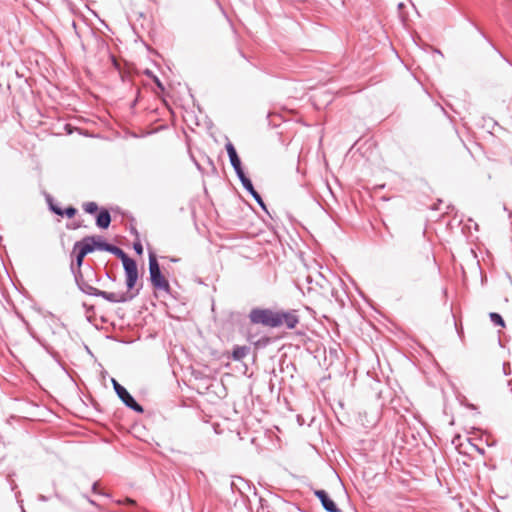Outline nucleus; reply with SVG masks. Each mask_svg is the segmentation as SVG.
I'll return each instance as SVG.
<instances>
[{"instance_id":"f257e3e1","label":"nucleus","mask_w":512,"mask_h":512,"mask_svg":"<svg viewBox=\"0 0 512 512\" xmlns=\"http://www.w3.org/2000/svg\"><path fill=\"white\" fill-rule=\"evenodd\" d=\"M249 319L253 324H261L266 327H279L281 321L278 312L268 308H253L249 313Z\"/></svg>"},{"instance_id":"f03ea898","label":"nucleus","mask_w":512,"mask_h":512,"mask_svg":"<svg viewBox=\"0 0 512 512\" xmlns=\"http://www.w3.org/2000/svg\"><path fill=\"white\" fill-rule=\"evenodd\" d=\"M149 274L151 284L156 290L170 292L169 282L162 274L157 257L153 252H149Z\"/></svg>"},{"instance_id":"7ed1b4c3","label":"nucleus","mask_w":512,"mask_h":512,"mask_svg":"<svg viewBox=\"0 0 512 512\" xmlns=\"http://www.w3.org/2000/svg\"><path fill=\"white\" fill-rule=\"evenodd\" d=\"M113 388L117 394V396L120 398V400L130 409L137 413H142L143 407L137 403V401L134 399V397L127 391L125 387H123L121 384H119L114 378L111 379Z\"/></svg>"},{"instance_id":"20e7f679","label":"nucleus","mask_w":512,"mask_h":512,"mask_svg":"<svg viewBox=\"0 0 512 512\" xmlns=\"http://www.w3.org/2000/svg\"><path fill=\"white\" fill-rule=\"evenodd\" d=\"M138 294H139V289H137L134 293H131V294L124 293V292L123 293L106 292V291L97 289L94 296L102 297L111 303H124L129 300H132Z\"/></svg>"},{"instance_id":"39448f33","label":"nucleus","mask_w":512,"mask_h":512,"mask_svg":"<svg viewBox=\"0 0 512 512\" xmlns=\"http://www.w3.org/2000/svg\"><path fill=\"white\" fill-rule=\"evenodd\" d=\"M123 268H124L125 276H126V286H127L128 290H132L135 287L137 280H138L137 263L133 259V260L129 261L128 263L124 264Z\"/></svg>"},{"instance_id":"423d86ee","label":"nucleus","mask_w":512,"mask_h":512,"mask_svg":"<svg viewBox=\"0 0 512 512\" xmlns=\"http://www.w3.org/2000/svg\"><path fill=\"white\" fill-rule=\"evenodd\" d=\"M244 187V189L254 198V200L260 205V207L267 211L266 205L260 196V194L254 189V186L252 184V181L246 176L245 173H242L241 175L237 176Z\"/></svg>"},{"instance_id":"0eeeda50","label":"nucleus","mask_w":512,"mask_h":512,"mask_svg":"<svg viewBox=\"0 0 512 512\" xmlns=\"http://www.w3.org/2000/svg\"><path fill=\"white\" fill-rule=\"evenodd\" d=\"M71 271L74 275V279H75V282L78 286V288L85 294L87 295H91V296H94L96 291H97V288L91 286L90 284H88L84 278H83V275H82V272L81 271H75V267H74V264L71 263Z\"/></svg>"},{"instance_id":"6e6552de","label":"nucleus","mask_w":512,"mask_h":512,"mask_svg":"<svg viewBox=\"0 0 512 512\" xmlns=\"http://www.w3.org/2000/svg\"><path fill=\"white\" fill-rule=\"evenodd\" d=\"M314 495L320 500L327 512H341L325 490H315Z\"/></svg>"},{"instance_id":"1a4fd4ad","label":"nucleus","mask_w":512,"mask_h":512,"mask_svg":"<svg viewBox=\"0 0 512 512\" xmlns=\"http://www.w3.org/2000/svg\"><path fill=\"white\" fill-rule=\"evenodd\" d=\"M226 151L229 156L230 163H231L232 167L234 168L236 175L239 176L242 173H244L242 165H241V160L236 152L235 147L233 146V144L231 142H228L226 144Z\"/></svg>"},{"instance_id":"9d476101","label":"nucleus","mask_w":512,"mask_h":512,"mask_svg":"<svg viewBox=\"0 0 512 512\" xmlns=\"http://www.w3.org/2000/svg\"><path fill=\"white\" fill-rule=\"evenodd\" d=\"M74 250H79L84 255L94 252L93 236H85L80 241L75 242Z\"/></svg>"},{"instance_id":"9b49d317","label":"nucleus","mask_w":512,"mask_h":512,"mask_svg":"<svg viewBox=\"0 0 512 512\" xmlns=\"http://www.w3.org/2000/svg\"><path fill=\"white\" fill-rule=\"evenodd\" d=\"M281 325H285L288 329H293L299 322V318L295 311L292 312H278Z\"/></svg>"},{"instance_id":"f8f14e48","label":"nucleus","mask_w":512,"mask_h":512,"mask_svg":"<svg viewBox=\"0 0 512 512\" xmlns=\"http://www.w3.org/2000/svg\"><path fill=\"white\" fill-rule=\"evenodd\" d=\"M111 223V215L107 209H101L96 217V225L101 229H107Z\"/></svg>"},{"instance_id":"ddd939ff","label":"nucleus","mask_w":512,"mask_h":512,"mask_svg":"<svg viewBox=\"0 0 512 512\" xmlns=\"http://www.w3.org/2000/svg\"><path fill=\"white\" fill-rule=\"evenodd\" d=\"M108 252L115 255L117 258H119L122 261L123 265L128 263L129 261L133 260L121 248H119L118 246H115L113 244H111V247Z\"/></svg>"},{"instance_id":"4468645a","label":"nucleus","mask_w":512,"mask_h":512,"mask_svg":"<svg viewBox=\"0 0 512 512\" xmlns=\"http://www.w3.org/2000/svg\"><path fill=\"white\" fill-rule=\"evenodd\" d=\"M249 348L246 346H236L232 352V358L236 361L242 360L248 354Z\"/></svg>"},{"instance_id":"2eb2a0df","label":"nucleus","mask_w":512,"mask_h":512,"mask_svg":"<svg viewBox=\"0 0 512 512\" xmlns=\"http://www.w3.org/2000/svg\"><path fill=\"white\" fill-rule=\"evenodd\" d=\"M93 244L95 250L109 251L111 244L102 240L99 236H93Z\"/></svg>"},{"instance_id":"dca6fc26","label":"nucleus","mask_w":512,"mask_h":512,"mask_svg":"<svg viewBox=\"0 0 512 512\" xmlns=\"http://www.w3.org/2000/svg\"><path fill=\"white\" fill-rule=\"evenodd\" d=\"M72 255L75 256V262L72 261L75 267V271H81V267L83 265V261L86 255L81 254L79 250H74L72 252Z\"/></svg>"},{"instance_id":"f3484780","label":"nucleus","mask_w":512,"mask_h":512,"mask_svg":"<svg viewBox=\"0 0 512 512\" xmlns=\"http://www.w3.org/2000/svg\"><path fill=\"white\" fill-rule=\"evenodd\" d=\"M46 201L49 205V209L56 215L63 216V209L55 205L51 195L46 196Z\"/></svg>"},{"instance_id":"a211bd4d","label":"nucleus","mask_w":512,"mask_h":512,"mask_svg":"<svg viewBox=\"0 0 512 512\" xmlns=\"http://www.w3.org/2000/svg\"><path fill=\"white\" fill-rule=\"evenodd\" d=\"M489 317H490V320L491 322L496 325V326H500V327H504L505 326V323H504V320L502 318V316L496 312H491L489 314Z\"/></svg>"},{"instance_id":"6ab92c4d","label":"nucleus","mask_w":512,"mask_h":512,"mask_svg":"<svg viewBox=\"0 0 512 512\" xmlns=\"http://www.w3.org/2000/svg\"><path fill=\"white\" fill-rule=\"evenodd\" d=\"M83 209L88 214H94L98 211V205L95 202H87L83 205Z\"/></svg>"},{"instance_id":"aec40b11","label":"nucleus","mask_w":512,"mask_h":512,"mask_svg":"<svg viewBox=\"0 0 512 512\" xmlns=\"http://www.w3.org/2000/svg\"><path fill=\"white\" fill-rule=\"evenodd\" d=\"M76 213H77V210L73 206H69V207L63 209V216L65 215L68 218L74 217Z\"/></svg>"},{"instance_id":"412c9836","label":"nucleus","mask_w":512,"mask_h":512,"mask_svg":"<svg viewBox=\"0 0 512 512\" xmlns=\"http://www.w3.org/2000/svg\"><path fill=\"white\" fill-rule=\"evenodd\" d=\"M133 248H134L135 252L138 255H142V253H143V246H142L140 241L134 242Z\"/></svg>"},{"instance_id":"4be33fe9","label":"nucleus","mask_w":512,"mask_h":512,"mask_svg":"<svg viewBox=\"0 0 512 512\" xmlns=\"http://www.w3.org/2000/svg\"><path fill=\"white\" fill-rule=\"evenodd\" d=\"M153 81L158 88H160L161 90H164V86L157 76H153Z\"/></svg>"},{"instance_id":"5701e85b","label":"nucleus","mask_w":512,"mask_h":512,"mask_svg":"<svg viewBox=\"0 0 512 512\" xmlns=\"http://www.w3.org/2000/svg\"><path fill=\"white\" fill-rule=\"evenodd\" d=\"M69 229H78L81 227V224L80 223H73L71 226H67Z\"/></svg>"},{"instance_id":"b1692460","label":"nucleus","mask_w":512,"mask_h":512,"mask_svg":"<svg viewBox=\"0 0 512 512\" xmlns=\"http://www.w3.org/2000/svg\"><path fill=\"white\" fill-rule=\"evenodd\" d=\"M92 491H93L94 493H97V491H98V483H97V482H95V483L92 485Z\"/></svg>"},{"instance_id":"393cba45","label":"nucleus","mask_w":512,"mask_h":512,"mask_svg":"<svg viewBox=\"0 0 512 512\" xmlns=\"http://www.w3.org/2000/svg\"><path fill=\"white\" fill-rule=\"evenodd\" d=\"M38 498H39L40 501H43V502H46L48 500V498L46 496H44V495H39Z\"/></svg>"},{"instance_id":"a878e982","label":"nucleus","mask_w":512,"mask_h":512,"mask_svg":"<svg viewBox=\"0 0 512 512\" xmlns=\"http://www.w3.org/2000/svg\"><path fill=\"white\" fill-rule=\"evenodd\" d=\"M146 74H147L148 76L152 77V78H153V76H154V75L152 74V72H151V71H149V70H147V71H146Z\"/></svg>"},{"instance_id":"bb28decb","label":"nucleus","mask_w":512,"mask_h":512,"mask_svg":"<svg viewBox=\"0 0 512 512\" xmlns=\"http://www.w3.org/2000/svg\"><path fill=\"white\" fill-rule=\"evenodd\" d=\"M128 502H129L130 504H134V503H135V502H134V500H131V499H128Z\"/></svg>"},{"instance_id":"cd10ccee","label":"nucleus","mask_w":512,"mask_h":512,"mask_svg":"<svg viewBox=\"0 0 512 512\" xmlns=\"http://www.w3.org/2000/svg\"><path fill=\"white\" fill-rule=\"evenodd\" d=\"M171 261H172V262H177V261H178V259L172 258V259H171Z\"/></svg>"},{"instance_id":"c85d7f7f","label":"nucleus","mask_w":512,"mask_h":512,"mask_svg":"<svg viewBox=\"0 0 512 512\" xmlns=\"http://www.w3.org/2000/svg\"><path fill=\"white\" fill-rule=\"evenodd\" d=\"M234 486H235V483H234V482H232V483H231V487H232V489L234 488Z\"/></svg>"},{"instance_id":"c756f323","label":"nucleus","mask_w":512,"mask_h":512,"mask_svg":"<svg viewBox=\"0 0 512 512\" xmlns=\"http://www.w3.org/2000/svg\"><path fill=\"white\" fill-rule=\"evenodd\" d=\"M21 509H22V512H26V511H25V509H24L23 507H22Z\"/></svg>"}]
</instances>
